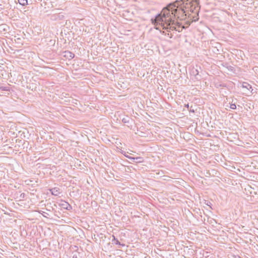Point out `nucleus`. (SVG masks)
Wrapping results in <instances>:
<instances>
[{
	"instance_id": "13",
	"label": "nucleus",
	"mask_w": 258,
	"mask_h": 258,
	"mask_svg": "<svg viewBox=\"0 0 258 258\" xmlns=\"http://www.w3.org/2000/svg\"><path fill=\"white\" fill-rule=\"evenodd\" d=\"M25 194L24 193H22L20 196V200L24 199L25 198Z\"/></svg>"
},
{
	"instance_id": "18",
	"label": "nucleus",
	"mask_w": 258,
	"mask_h": 258,
	"mask_svg": "<svg viewBox=\"0 0 258 258\" xmlns=\"http://www.w3.org/2000/svg\"><path fill=\"white\" fill-rule=\"evenodd\" d=\"M184 106H185V107H186V108H187L189 107V105H188V104H185V105H184Z\"/></svg>"
},
{
	"instance_id": "7",
	"label": "nucleus",
	"mask_w": 258,
	"mask_h": 258,
	"mask_svg": "<svg viewBox=\"0 0 258 258\" xmlns=\"http://www.w3.org/2000/svg\"><path fill=\"white\" fill-rule=\"evenodd\" d=\"M64 56L69 59H71L74 57L75 54L70 51H64Z\"/></svg>"
},
{
	"instance_id": "3",
	"label": "nucleus",
	"mask_w": 258,
	"mask_h": 258,
	"mask_svg": "<svg viewBox=\"0 0 258 258\" xmlns=\"http://www.w3.org/2000/svg\"><path fill=\"white\" fill-rule=\"evenodd\" d=\"M185 9L191 13H198L200 9L199 0H182Z\"/></svg>"
},
{
	"instance_id": "1",
	"label": "nucleus",
	"mask_w": 258,
	"mask_h": 258,
	"mask_svg": "<svg viewBox=\"0 0 258 258\" xmlns=\"http://www.w3.org/2000/svg\"><path fill=\"white\" fill-rule=\"evenodd\" d=\"M182 0L176 1L173 3L169 4L163 9L161 13L163 17L170 22L171 19L175 18L179 20H184L186 16V11L184 5L182 4Z\"/></svg>"
},
{
	"instance_id": "19",
	"label": "nucleus",
	"mask_w": 258,
	"mask_h": 258,
	"mask_svg": "<svg viewBox=\"0 0 258 258\" xmlns=\"http://www.w3.org/2000/svg\"><path fill=\"white\" fill-rule=\"evenodd\" d=\"M3 8L2 7V5H0V11L2 10Z\"/></svg>"
},
{
	"instance_id": "6",
	"label": "nucleus",
	"mask_w": 258,
	"mask_h": 258,
	"mask_svg": "<svg viewBox=\"0 0 258 258\" xmlns=\"http://www.w3.org/2000/svg\"><path fill=\"white\" fill-rule=\"evenodd\" d=\"M60 205L61 207L64 209L68 210L72 209V206L67 202L63 201Z\"/></svg>"
},
{
	"instance_id": "17",
	"label": "nucleus",
	"mask_w": 258,
	"mask_h": 258,
	"mask_svg": "<svg viewBox=\"0 0 258 258\" xmlns=\"http://www.w3.org/2000/svg\"><path fill=\"white\" fill-rule=\"evenodd\" d=\"M211 204V203L210 202H208V203H207V205L208 206H210V207H211V205H210ZM210 208H212L211 207H210Z\"/></svg>"
},
{
	"instance_id": "15",
	"label": "nucleus",
	"mask_w": 258,
	"mask_h": 258,
	"mask_svg": "<svg viewBox=\"0 0 258 258\" xmlns=\"http://www.w3.org/2000/svg\"><path fill=\"white\" fill-rule=\"evenodd\" d=\"M51 204L50 203V206L48 205V204L47 205V206H48V208H46V210L49 211H51V209H52V207L50 206Z\"/></svg>"
},
{
	"instance_id": "9",
	"label": "nucleus",
	"mask_w": 258,
	"mask_h": 258,
	"mask_svg": "<svg viewBox=\"0 0 258 258\" xmlns=\"http://www.w3.org/2000/svg\"><path fill=\"white\" fill-rule=\"evenodd\" d=\"M113 240H112V241H114V243L115 244H119V245H122V246H124V244H121L120 242L117 239L115 238V236L113 235Z\"/></svg>"
},
{
	"instance_id": "14",
	"label": "nucleus",
	"mask_w": 258,
	"mask_h": 258,
	"mask_svg": "<svg viewBox=\"0 0 258 258\" xmlns=\"http://www.w3.org/2000/svg\"><path fill=\"white\" fill-rule=\"evenodd\" d=\"M40 214H41L44 217H46V216L44 215V214H46L47 215H48L47 213H45L44 211H39L38 212Z\"/></svg>"
},
{
	"instance_id": "16",
	"label": "nucleus",
	"mask_w": 258,
	"mask_h": 258,
	"mask_svg": "<svg viewBox=\"0 0 258 258\" xmlns=\"http://www.w3.org/2000/svg\"><path fill=\"white\" fill-rule=\"evenodd\" d=\"M192 107L191 106L189 109V111L194 112V110L193 109H191Z\"/></svg>"
},
{
	"instance_id": "2",
	"label": "nucleus",
	"mask_w": 258,
	"mask_h": 258,
	"mask_svg": "<svg viewBox=\"0 0 258 258\" xmlns=\"http://www.w3.org/2000/svg\"><path fill=\"white\" fill-rule=\"evenodd\" d=\"M162 15V13L158 14L154 19H152V23L156 27V29H159V26H160L163 29L167 30V31L170 30H175L178 32H180L181 30L179 29L180 25L178 23H175V20L173 19H171L170 22H168L167 20H166ZM184 27H182L181 29L183 28Z\"/></svg>"
},
{
	"instance_id": "5",
	"label": "nucleus",
	"mask_w": 258,
	"mask_h": 258,
	"mask_svg": "<svg viewBox=\"0 0 258 258\" xmlns=\"http://www.w3.org/2000/svg\"><path fill=\"white\" fill-rule=\"evenodd\" d=\"M59 190V188L57 187H54L50 189L51 194L55 196H57L60 194Z\"/></svg>"
},
{
	"instance_id": "10",
	"label": "nucleus",
	"mask_w": 258,
	"mask_h": 258,
	"mask_svg": "<svg viewBox=\"0 0 258 258\" xmlns=\"http://www.w3.org/2000/svg\"><path fill=\"white\" fill-rule=\"evenodd\" d=\"M242 86L244 88H246L247 89H249L251 88V86L249 84H248L246 83H244L242 85Z\"/></svg>"
},
{
	"instance_id": "8",
	"label": "nucleus",
	"mask_w": 258,
	"mask_h": 258,
	"mask_svg": "<svg viewBox=\"0 0 258 258\" xmlns=\"http://www.w3.org/2000/svg\"><path fill=\"white\" fill-rule=\"evenodd\" d=\"M19 3L22 6L27 5V0H18Z\"/></svg>"
},
{
	"instance_id": "20",
	"label": "nucleus",
	"mask_w": 258,
	"mask_h": 258,
	"mask_svg": "<svg viewBox=\"0 0 258 258\" xmlns=\"http://www.w3.org/2000/svg\"><path fill=\"white\" fill-rule=\"evenodd\" d=\"M73 258H77V255H74L73 256Z\"/></svg>"
},
{
	"instance_id": "21",
	"label": "nucleus",
	"mask_w": 258,
	"mask_h": 258,
	"mask_svg": "<svg viewBox=\"0 0 258 258\" xmlns=\"http://www.w3.org/2000/svg\"><path fill=\"white\" fill-rule=\"evenodd\" d=\"M196 71L197 72V74H196V75H197V74H198V72L197 70H196Z\"/></svg>"
},
{
	"instance_id": "12",
	"label": "nucleus",
	"mask_w": 258,
	"mask_h": 258,
	"mask_svg": "<svg viewBox=\"0 0 258 258\" xmlns=\"http://www.w3.org/2000/svg\"><path fill=\"white\" fill-rule=\"evenodd\" d=\"M230 108L232 109H235L236 108V105L235 103H231L230 104Z\"/></svg>"
},
{
	"instance_id": "11",
	"label": "nucleus",
	"mask_w": 258,
	"mask_h": 258,
	"mask_svg": "<svg viewBox=\"0 0 258 258\" xmlns=\"http://www.w3.org/2000/svg\"><path fill=\"white\" fill-rule=\"evenodd\" d=\"M129 119L130 118L128 117H124L122 119V121L123 123H128L129 122Z\"/></svg>"
},
{
	"instance_id": "4",
	"label": "nucleus",
	"mask_w": 258,
	"mask_h": 258,
	"mask_svg": "<svg viewBox=\"0 0 258 258\" xmlns=\"http://www.w3.org/2000/svg\"><path fill=\"white\" fill-rule=\"evenodd\" d=\"M125 156L130 159L132 162H136V163H142L144 161V159L142 157H132L129 156Z\"/></svg>"
}]
</instances>
